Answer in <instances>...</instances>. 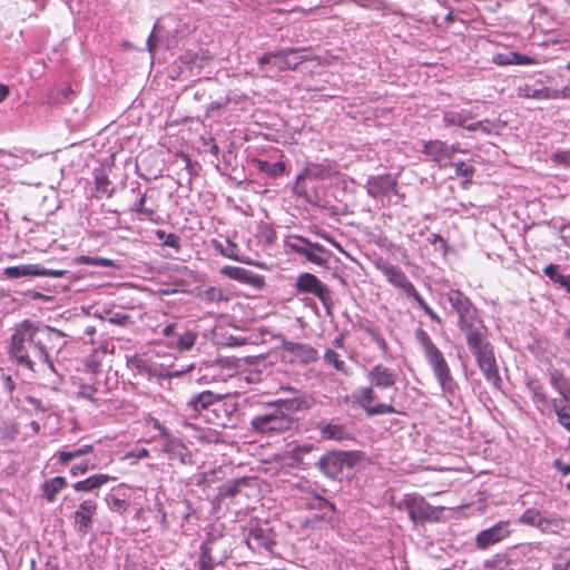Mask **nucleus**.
Here are the masks:
<instances>
[{"mask_svg": "<svg viewBox=\"0 0 570 570\" xmlns=\"http://www.w3.org/2000/svg\"><path fill=\"white\" fill-rule=\"evenodd\" d=\"M53 336L61 337L62 333L50 326L24 320L16 324L10 336L9 358L18 366L32 373L36 372V360L48 364L53 370V363L46 346V341H50Z\"/></svg>", "mask_w": 570, "mask_h": 570, "instance_id": "nucleus-1", "label": "nucleus"}, {"mask_svg": "<svg viewBox=\"0 0 570 570\" xmlns=\"http://www.w3.org/2000/svg\"><path fill=\"white\" fill-rule=\"evenodd\" d=\"M459 328L464 333L468 346L475 356L478 366L483 373L485 380L493 386L499 387L501 377L498 372L493 347L487 340L488 328L483 321L478 316L476 318L460 325Z\"/></svg>", "mask_w": 570, "mask_h": 570, "instance_id": "nucleus-2", "label": "nucleus"}, {"mask_svg": "<svg viewBox=\"0 0 570 570\" xmlns=\"http://www.w3.org/2000/svg\"><path fill=\"white\" fill-rule=\"evenodd\" d=\"M415 338L423 348L425 358L432 367L443 394L453 395L456 389V383L451 375L450 367L443 356V353L432 342L431 337L424 330H416Z\"/></svg>", "mask_w": 570, "mask_h": 570, "instance_id": "nucleus-3", "label": "nucleus"}, {"mask_svg": "<svg viewBox=\"0 0 570 570\" xmlns=\"http://www.w3.org/2000/svg\"><path fill=\"white\" fill-rule=\"evenodd\" d=\"M295 420L275 401L264 405L250 420V431L261 435H275L293 429Z\"/></svg>", "mask_w": 570, "mask_h": 570, "instance_id": "nucleus-4", "label": "nucleus"}, {"mask_svg": "<svg viewBox=\"0 0 570 570\" xmlns=\"http://www.w3.org/2000/svg\"><path fill=\"white\" fill-rule=\"evenodd\" d=\"M360 456L353 451H328L320 458L317 469L328 479H338L345 468H353L357 464Z\"/></svg>", "mask_w": 570, "mask_h": 570, "instance_id": "nucleus-5", "label": "nucleus"}, {"mask_svg": "<svg viewBox=\"0 0 570 570\" xmlns=\"http://www.w3.org/2000/svg\"><path fill=\"white\" fill-rule=\"evenodd\" d=\"M400 511H405L414 524L424 523L434 519V508L420 494H405L396 503Z\"/></svg>", "mask_w": 570, "mask_h": 570, "instance_id": "nucleus-6", "label": "nucleus"}, {"mask_svg": "<svg viewBox=\"0 0 570 570\" xmlns=\"http://www.w3.org/2000/svg\"><path fill=\"white\" fill-rule=\"evenodd\" d=\"M295 287L299 293L313 294L323 304L326 314L332 315L333 298L332 292L326 284L321 282L314 274L302 273L296 278Z\"/></svg>", "mask_w": 570, "mask_h": 570, "instance_id": "nucleus-7", "label": "nucleus"}, {"mask_svg": "<svg viewBox=\"0 0 570 570\" xmlns=\"http://www.w3.org/2000/svg\"><path fill=\"white\" fill-rule=\"evenodd\" d=\"M224 546V539H208L205 541L202 544V553L198 560L199 570H214L216 566L222 564L228 558Z\"/></svg>", "mask_w": 570, "mask_h": 570, "instance_id": "nucleus-8", "label": "nucleus"}, {"mask_svg": "<svg viewBox=\"0 0 570 570\" xmlns=\"http://www.w3.org/2000/svg\"><path fill=\"white\" fill-rule=\"evenodd\" d=\"M288 246L296 254L305 256L308 262L320 266L325 265L331 257V253L324 246L301 236L295 237L294 242L288 243Z\"/></svg>", "mask_w": 570, "mask_h": 570, "instance_id": "nucleus-9", "label": "nucleus"}, {"mask_svg": "<svg viewBox=\"0 0 570 570\" xmlns=\"http://www.w3.org/2000/svg\"><path fill=\"white\" fill-rule=\"evenodd\" d=\"M448 302L458 315V326L470 322L479 316L478 308L471 299L459 289H451L446 293Z\"/></svg>", "mask_w": 570, "mask_h": 570, "instance_id": "nucleus-10", "label": "nucleus"}, {"mask_svg": "<svg viewBox=\"0 0 570 570\" xmlns=\"http://www.w3.org/2000/svg\"><path fill=\"white\" fill-rule=\"evenodd\" d=\"M67 274L68 272L65 269L45 268L39 264L9 266L3 269V275L7 278H19L27 276L62 277Z\"/></svg>", "mask_w": 570, "mask_h": 570, "instance_id": "nucleus-11", "label": "nucleus"}, {"mask_svg": "<svg viewBox=\"0 0 570 570\" xmlns=\"http://www.w3.org/2000/svg\"><path fill=\"white\" fill-rule=\"evenodd\" d=\"M396 186V179L391 174H385L368 177L365 187L368 196L376 200H383L395 190Z\"/></svg>", "mask_w": 570, "mask_h": 570, "instance_id": "nucleus-12", "label": "nucleus"}, {"mask_svg": "<svg viewBox=\"0 0 570 570\" xmlns=\"http://www.w3.org/2000/svg\"><path fill=\"white\" fill-rule=\"evenodd\" d=\"M510 533V523L508 521H500L493 527L479 532L475 538V544L479 549H488L508 538Z\"/></svg>", "mask_w": 570, "mask_h": 570, "instance_id": "nucleus-13", "label": "nucleus"}, {"mask_svg": "<svg viewBox=\"0 0 570 570\" xmlns=\"http://www.w3.org/2000/svg\"><path fill=\"white\" fill-rule=\"evenodd\" d=\"M297 50L293 48L283 49L275 52H267L261 58H258V63L261 68H264L267 65H273L279 71H284L287 69H296V67L301 63L302 60L296 59L292 61L289 59V55L296 53Z\"/></svg>", "mask_w": 570, "mask_h": 570, "instance_id": "nucleus-14", "label": "nucleus"}, {"mask_svg": "<svg viewBox=\"0 0 570 570\" xmlns=\"http://www.w3.org/2000/svg\"><path fill=\"white\" fill-rule=\"evenodd\" d=\"M97 512V502L94 500H85L73 513V522L77 532L86 535L92 528V519Z\"/></svg>", "mask_w": 570, "mask_h": 570, "instance_id": "nucleus-15", "label": "nucleus"}, {"mask_svg": "<svg viewBox=\"0 0 570 570\" xmlns=\"http://www.w3.org/2000/svg\"><path fill=\"white\" fill-rule=\"evenodd\" d=\"M367 381L377 389H390L397 382V373L382 363L372 366L366 374Z\"/></svg>", "mask_w": 570, "mask_h": 570, "instance_id": "nucleus-16", "label": "nucleus"}, {"mask_svg": "<svg viewBox=\"0 0 570 570\" xmlns=\"http://www.w3.org/2000/svg\"><path fill=\"white\" fill-rule=\"evenodd\" d=\"M220 399V394H215L212 391H203L191 396L186 403V410L193 415H202L204 411H212Z\"/></svg>", "mask_w": 570, "mask_h": 570, "instance_id": "nucleus-17", "label": "nucleus"}, {"mask_svg": "<svg viewBox=\"0 0 570 570\" xmlns=\"http://www.w3.org/2000/svg\"><path fill=\"white\" fill-rule=\"evenodd\" d=\"M317 429L320 430V434L323 440L335 442L354 440L353 431L346 424L340 423L335 420H332L328 423H320Z\"/></svg>", "mask_w": 570, "mask_h": 570, "instance_id": "nucleus-18", "label": "nucleus"}, {"mask_svg": "<svg viewBox=\"0 0 570 570\" xmlns=\"http://www.w3.org/2000/svg\"><path fill=\"white\" fill-rule=\"evenodd\" d=\"M380 268L383 275L393 286L400 288L405 294L414 292V285L400 267L392 264H384Z\"/></svg>", "mask_w": 570, "mask_h": 570, "instance_id": "nucleus-19", "label": "nucleus"}, {"mask_svg": "<svg viewBox=\"0 0 570 570\" xmlns=\"http://www.w3.org/2000/svg\"><path fill=\"white\" fill-rule=\"evenodd\" d=\"M238 411V405L234 400H225L223 401V396L220 395L217 405L214 407V414L218 419L217 424L223 426H228L234 424L235 415Z\"/></svg>", "mask_w": 570, "mask_h": 570, "instance_id": "nucleus-20", "label": "nucleus"}, {"mask_svg": "<svg viewBox=\"0 0 570 570\" xmlns=\"http://www.w3.org/2000/svg\"><path fill=\"white\" fill-rule=\"evenodd\" d=\"M164 451L171 460H178L181 464H190L193 462L191 452L178 439H167L164 444Z\"/></svg>", "mask_w": 570, "mask_h": 570, "instance_id": "nucleus-21", "label": "nucleus"}, {"mask_svg": "<svg viewBox=\"0 0 570 570\" xmlns=\"http://www.w3.org/2000/svg\"><path fill=\"white\" fill-rule=\"evenodd\" d=\"M246 541L248 547L253 550L265 549L272 551L275 544L269 531L262 528L250 529Z\"/></svg>", "mask_w": 570, "mask_h": 570, "instance_id": "nucleus-22", "label": "nucleus"}, {"mask_svg": "<svg viewBox=\"0 0 570 570\" xmlns=\"http://www.w3.org/2000/svg\"><path fill=\"white\" fill-rule=\"evenodd\" d=\"M285 350L289 352L296 361L304 364L314 362L317 358V351L309 344L287 342Z\"/></svg>", "mask_w": 570, "mask_h": 570, "instance_id": "nucleus-23", "label": "nucleus"}, {"mask_svg": "<svg viewBox=\"0 0 570 570\" xmlns=\"http://www.w3.org/2000/svg\"><path fill=\"white\" fill-rule=\"evenodd\" d=\"M285 413L308 410L314 405V399L311 395L298 394L292 399H279L275 401Z\"/></svg>", "mask_w": 570, "mask_h": 570, "instance_id": "nucleus-24", "label": "nucleus"}, {"mask_svg": "<svg viewBox=\"0 0 570 570\" xmlns=\"http://www.w3.org/2000/svg\"><path fill=\"white\" fill-rule=\"evenodd\" d=\"M223 274L227 275L233 279L239 281L248 285H253L255 287H261L264 283L262 276L256 275L253 272L245 269L243 267L227 266L224 267Z\"/></svg>", "mask_w": 570, "mask_h": 570, "instance_id": "nucleus-25", "label": "nucleus"}, {"mask_svg": "<svg viewBox=\"0 0 570 570\" xmlns=\"http://www.w3.org/2000/svg\"><path fill=\"white\" fill-rule=\"evenodd\" d=\"M550 404L559 424L570 431V395L554 397Z\"/></svg>", "mask_w": 570, "mask_h": 570, "instance_id": "nucleus-26", "label": "nucleus"}, {"mask_svg": "<svg viewBox=\"0 0 570 570\" xmlns=\"http://www.w3.org/2000/svg\"><path fill=\"white\" fill-rule=\"evenodd\" d=\"M422 153L431 160L441 163L449 159L448 144L441 140L423 141Z\"/></svg>", "mask_w": 570, "mask_h": 570, "instance_id": "nucleus-27", "label": "nucleus"}, {"mask_svg": "<svg viewBox=\"0 0 570 570\" xmlns=\"http://www.w3.org/2000/svg\"><path fill=\"white\" fill-rule=\"evenodd\" d=\"M360 330L370 336V338L376 344V346L381 350L382 356L386 357L389 355V345L383 335L381 334L377 326L373 324V322L365 320L360 323Z\"/></svg>", "mask_w": 570, "mask_h": 570, "instance_id": "nucleus-28", "label": "nucleus"}, {"mask_svg": "<svg viewBox=\"0 0 570 570\" xmlns=\"http://www.w3.org/2000/svg\"><path fill=\"white\" fill-rule=\"evenodd\" d=\"M112 478L108 474H95L85 480L78 481L73 484V489L78 492H92L104 484L109 482Z\"/></svg>", "mask_w": 570, "mask_h": 570, "instance_id": "nucleus-29", "label": "nucleus"}, {"mask_svg": "<svg viewBox=\"0 0 570 570\" xmlns=\"http://www.w3.org/2000/svg\"><path fill=\"white\" fill-rule=\"evenodd\" d=\"M473 118L470 110H446L443 114V122L445 127L459 126L466 129L468 120Z\"/></svg>", "mask_w": 570, "mask_h": 570, "instance_id": "nucleus-30", "label": "nucleus"}, {"mask_svg": "<svg viewBox=\"0 0 570 570\" xmlns=\"http://www.w3.org/2000/svg\"><path fill=\"white\" fill-rule=\"evenodd\" d=\"M549 382L551 386L559 393V396L570 395V380L560 371L553 368L549 371Z\"/></svg>", "mask_w": 570, "mask_h": 570, "instance_id": "nucleus-31", "label": "nucleus"}, {"mask_svg": "<svg viewBox=\"0 0 570 570\" xmlns=\"http://www.w3.org/2000/svg\"><path fill=\"white\" fill-rule=\"evenodd\" d=\"M67 485V481L62 476H55L43 482L42 492L48 502H53L56 495Z\"/></svg>", "mask_w": 570, "mask_h": 570, "instance_id": "nucleus-32", "label": "nucleus"}, {"mask_svg": "<svg viewBox=\"0 0 570 570\" xmlns=\"http://www.w3.org/2000/svg\"><path fill=\"white\" fill-rule=\"evenodd\" d=\"M352 397L354 402L360 405L364 412H366V409L371 406L370 403L375 401L377 395L374 391V386L372 385L356 389L353 392Z\"/></svg>", "mask_w": 570, "mask_h": 570, "instance_id": "nucleus-33", "label": "nucleus"}, {"mask_svg": "<svg viewBox=\"0 0 570 570\" xmlns=\"http://www.w3.org/2000/svg\"><path fill=\"white\" fill-rule=\"evenodd\" d=\"M564 530V520L557 513H547L541 528L542 533L559 534Z\"/></svg>", "mask_w": 570, "mask_h": 570, "instance_id": "nucleus-34", "label": "nucleus"}, {"mask_svg": "<svg viewBox=\"0 0 570 570\" xmlns=\"http://www.w3.org/2000/svg\"><path fill=\"white\" fill-rule=\"evenodd\" d=\"M543 273L551 282L559 284L570 293V275L560 274L558 265L550 264L546 266Z\"/></svg>", "mask_w": 570, "mask_h": 570, "instance_id": "nucleus-35", "label": "nucleus"}, {"mask_svg": "<svg viewBox=\"0 0 570 570\" xmlns=\"http://www.w3.org/2000/svg\"><path fill=\"white\" fill-rule=\"evenodd\" d=\"M518 96L521 98H532L538 100H550V88L542 87V88H532L529 85H523L518 88Z\"/></svg>", "mask_w": 570, "mask_h": 570, "instance_id": "nucleus-36", "label": "nucleus"}, {"mask_svg": "<svg viewBox=\"0 0 570 570\" xmlns=\"http://www.w3.org/2000/svg\"><path fill=\"white\" fill-rule=\"evenodd\" d=\"M94 445L85 444L70 451H60L56 455L62 465L68 464L71 460L83 456L92 452Z\"/></svg>", "mask_w": 570, "mask_h": 570, "instance_id": "nucleus-37", "label": "nucleus"}, {"mask_svg": "<svg viewBox=\"0 0 570 570\" xmlns=\"http://www.w3.org/2000/svg\"><path fill=\"white\" fill-rule=\"evenodd\" d=\"M254 164L259 171L269 177H278L285 171V164L283 161L269 163L267 160L255 159Z\"/></svg>", "mask_w": 570, "mask_h": 570, "instance_id": "nucleus-38", "label": "nucleus"}, {"mask_svg": "<svg viewBox=\"0 0 570 570\" xmlns=\"http://www.w3.org/2000/svg\"><path fill=\"white\" fill-rule=\"evenodd\" d=\"M198 297L206 303L227 302L229 298L225 291L215 286L200 291Z\"/></svg>", "mask_w": 570, "mask_h": 570, "instance_id": "nucleus-39", "label": "nucleus"}, {"mask_svg": "<svg viewBox=\"0 0 570 570\" xmlns=\"http://www.w3.org/2000/svg\"><path fill=\"white\" fill-rule=\"evenodd\" d=\"M214 247L218 250L223 256L240 262L242 259L238 256V246L227 238L224 243L214 240Z\"/></svg>", "mask_w": 570, "mask_h": 570, "instance_id": "nucleus-40", "label": "nucleus"}, {"mask_svg": "<svg viewBox=\"0 0 570 570\" xmlns=\"http://www.w3.org/2000/svg\"><path fill=\"white\" fill-rule=\"evenodd\" d=\"M547 513L535 509H527L520 518V521L527 525H531L541 531L543 520Z\"/></svg>", "mask_w": 570, "mask_h": 570, "instance_id": "nucleus-41", "label": "nucleus"}, {"mask_svg": "<svg viewBox=\"0 0 570 570\" xmlns=\"http://www.w3.org/2000/svg\"><path fill=\"white\" fill-rule=\"evenodd\" d=\"M147 196L141 195L131 206V212L139 215V219L154 220L156 212L154 208L146 207Z\"/></svg>", "mask_w": 570, "mask_h": 570, "instance_id": "nucleus-42", "label": "nucleus"}, {"mask_svg": "<svg viewBox=\"0 0 570 570\" xmlns=\"http://www.w3.org/2000/svg\"><path fill=\"white\" fill-rule=\"evenodd\" d=\"M324 361L332 365L337 372L348 376L351 374L348 366L341 358L340 354L333 350H327L324 354Z\"/></svg>", "mask_w": 570, "mask_h": 570, "instance_id": "nucleus-43", "label": "nucleus"}, {"mask_svg": "<svg viewBox=\"0 0 570 570\" xmlns=\"http://www.w3.org/2000/svg\"><path fill=\"white\" fill-rule=\"evenodd\" d=\"M499 65H530L533 62V58H530L518 52H510L509 55H500L497 58Z\"/></svg>", "mask_w": 570, "mask_h": 570, "instance_id": "nucleus-44", "label": "nucleus"}, {"mask_svg": "<svg viewBox=\"0 0 570 570\" xmlns=\"http://www.w3.org/2000/svg\"><path fill=\"white\" fill-rule=\"evenodd\" d=\"M528 387H529L530 392L532 393L533 401L537 404H541L544 406L549 404V400H548V397L543 391V386L541 385L540 382L531 381L528 383Z\"/></svg>", "mask_w": 570, "mask_h": 570, "instance_id": "nucleus-45", "label": "nucleus"}, {"mask_svg": "<svg viewBox=\"0 0 570 570\" xmlns=\"http://www.w3.org/2000/svg\"><path fill=\"white\" fill-rule=\"evenodd\" d=\"M247 481L248 479H238L223 484L219 489V495L223 498L235 497L238 493L239 487L247 483Z\"/></svg>", "mask_w": 570, "mask_h": 570, "instance_id": "nucleus-46", "label": "nucleus"}, {"mask_svg": "<svg viewBox=\"0 0 570 570\" xmlns=\"http://www.w3.org/2000/svg\"><path fill=\"white\" fill-rule=\"evenodd\" d=\"M95 184L98 193L105 195L108 198L112 196L115 188L106 175L96 176Z\"/></svg>", "mask_w": 570, "mask_h": 570, "instance_id": "nucleus-47", "label": "nucleus"}, {"mask_svg": "<svg viewBox=\"0 0 570 570\" xmlns=\"http://www.w3.org/2000/svg\"><path fill=\"white\" fill-rule=\"evenodd\" d=\"M484 568L488 570H514L510 562L502 556H495L484 561Z\"/></svg>", "mask_w": 570, "mask_h": 570, "instance_id": "nucleus-48", "label": "nucleus"}, {"mask_svg": "<svg viewBox=\"0 0 570 570\" xmlns=\"http://www.w3.org/2000/svg\"><path fill=\"white\" fill-rule=\"evenodd\" d=\"M399 413V411L392 405L386 403H377L375 405H371L366 409L365 414L367 416H376L381 414H393Z\"/></svg>", "mask_w": 570, "mask_h": 570, "instance_id": "nucleus-49", "label": "nucleus"}, {"mask_svg": "<svg viewBox=\"0 0 570 570\" xmlns=\"http://www.w3.org/2000/svg\"><path fill=\"white\" fill-rule=\"evenodd\" d=\"M197 334L191 331H186L181 335L178 336L177 347L179 351H189L196 342Z\"/></svg>", "mask_w": 570, "mask_h": 570, "instance_id": "nucleus-50", "label": "nucleus"}, {"mask_svg": "<svg viewBox=\"0 0 570 570\" xmlns=\"http://www.w3.org/2000/svg\"><path fill=\"white\" fill-rule=\"evenodd\" d=\"M550 159L557 166L570 168V149H558L552 153Z\"/></svg>", "mask_w": 570, "mask_h": 570, "instance_id": "nucleus-51", "label": "nucleus"}, {"mask_svg": "<svg viewBox=\"0 0 570 570\" xmlns=\"http://www.w3.org/2000/svg\"><path fill=\"white\" fill-rule=\"evenodd\" d=\"M79 262L87 264V265H92V266H101V267H112L114 266V262L111 259L104 258V257L81 256L79 258Z\"/></svg>", "mask_w": 570, "mask_h": 570, "instance_id": "nucleus-52", "label": "nucleus"}, {"mask_svg": "<svg viewBox=\"0 0 570 570\" xmlns=\"http://www.w3.org/2000/svg\"><path fill=\"white\" fill-rule=\"evenodd\" d=\"M108 507L116 512L122 513L127 510L128 503L124 499H119L116 497L107 498Z\"/></svg>", "mask_w": 570, "mask_h": 570, "instance_id": "nucleus-53", "label": "nucleus"}, {"mask_svg": "<svg viewBox=\"0 0 570 570\" xmlns=\"http://www.w3.org/2000/svg\"><path fill=\"white\" fill-rule=\"evenodd\" d=\"M469 131L482 130L484 134H490L492 131L491 121L488 119L480 120L473 124H469L466 126Z\"/></svg>", "mask_w": 570, "mask_h": 570, "instance_id": "nucleus-54", "label": "nucleus"}, {"mask_svg": "<svg viewBox=\"0 0 570 570\" xmlns=\"http://www.w3.org/2000/svg\"><path fill=\"white\" fill-rule=\"evenodd\" d=\"M128 364L131 368H136L139 372H145L149 370V365L147 364V362L138 355L130 357L128 360Z\"/></svg>", "mask_w": 570, "mask_h": 570, "instance_id": "nucleus-55", "label": "nucleus"}, {"mask_svg": "<svg viewBox=\"0 0 570 570\" xmlns=\"http://www.w3.org/2000/svg\"><path fill=\"white\" fill-rule=\"evenodd\" d=\"M455 174L461 177H471L474 173V168L463 161L454 164Z\"/></svg>", "mask_w": 570, "mask_h": 570, "instance_id": "nucleus-56", "label": "nucleus"}, {"mask_svg": "<svg viewBox=\"0 0 570 570\" xmlns=\"http://www.w3.org/2000/svg\"><path fill=\"white\" fill-rule=\"evenodd\" d=\"M554 227L559 230L563 244L570 248V223H561Z\"/></svg>", "mask_w": 570, "mask_h": 570, "instance_id": "nucleus-57", "label": "nucleus"}, {"mask_svg": "<svg viewBox=\"0 0 570 570\" xmlns=\"http://www.w3.org/2000/svg\"><path fill=\"white\" fill-rule=\"evenodd\" d=\"M315 445L312 444V443H304V444H298L296 446H294L293 449V455L296 458V459H299L302 458L303 455L312 452L314 450Z\"/></svg>", "mask_w": 570, "mask_h": 570, "instance_id": "nucleus-58", "label": "nucleus"}, {"mask_svg": "<svg viewBox=\"0 0 570 570\" xmlns=\"http://www.w3.org/2000/svg\"><path fill=\"white\" fill-rule=\"evenodd\" d=\"M550 95H552L550 97V100L551 99H560V98L570 99V85L563 87L562 89H551L550 88Z\"/></svg>", "mask_w": 570, "mask_h": 570, "instance_id": "nucleus-59", "label": "nucleus"}, {"mask_svg": "<svg viewBox=\"0 0 570 570\" xmlns=\"http://www.w3.org/2000/svg\"><path fill=\"white\" fill-rule=\"evenodd\" d=\"M95 465H89L87 461H83L79 464H76L71 468L70 473L73 476H77L78 474H85L89 469H94Z\"/></svg>", "mask_w": 570, "mask_h": 570, "instance_id": "nucleus-60", "label": "nucleus"}, {"mask_svg": "<svg viewBox=\"0 0 570 570\" xmlns=\"http://www.w3.org/2000/svg\"><path fill=\"white\" fill-rule=\"evenodd\" d=\"M164 245L175 248L176 250H179L180 249V238L176 234H168V236H166Z\"/></svg>", "mask_w": 570, "mask_h": 570, "instance_id": "nucleus-61", "label": "nucleus"}, {"mask_svg": "<svg viewBox=\"0 0 570 570\" xmlns=\"http://www.w3.org/2000/svg\"><path fill=\"white\" fill-rule=\"evenodd\" d=\"M130 320V316L127 314L121 313H115L110 318L109 322L116 325H126Z\"/></svg>", "mask_w": 570, "mask_h": 570, "instance_id": "nucleus-62", "label": "nucleus"}, {"mask_svg": "<svg viewBox=\"0 0 570 570\" xmlns=\"http://www.w3.org/2000/svg\"><path fill=\"white\" fill-rule=\"evenodd\" d=\"M17 429L9 423H6L1 429L0 433L3 438L13 439L17 434Z\"/></svg>", "mask_w": 570, "mask_h": 570, "instance_id": "nucleus-63", "label": "nucleus"}, {"mask_svg": "<svg viewBox=\"0 0 570 570\" xmlns=\"http://www.w3.org/2000/svg\"><path fill=\"white\" fill-rule=\"evenodd\" d=\"M96 393V389L92 387L91 385H83L81 386L80 391H79V396L83 397V399H87V400H90V401H94V394Z\"/></svg>", "mask_w": 570, "mask_h": 570, "instance_id": "nucleus-64", "label": "nucleus"}]
</instances>
